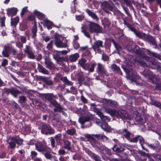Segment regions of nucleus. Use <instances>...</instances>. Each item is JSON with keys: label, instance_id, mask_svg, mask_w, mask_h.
Here are the masks:
<instances>
[{"label": "nucleus", "instance_id": "4", "mask_svg": "<svg viewBox=\"0 0 161 161\" xmlns=\"http://www.w3.org/2000/svg\"><path fill=\"white\" fill-rule=\"evenodd\" d=\"M142 73L144 77L152 82H157L158 80V77L148 70H144Z\"/></svg>", "mask_w": 161, "mask_h": 161}, {"label": "nucleus", "instance_id": "28", "mask_svg": "<svg viewBox=\"0 0 161 161\" xmlns=\"http://www.w3.org/2000/svg\"><path fill=\"white\" fill-rule=\"evenodd\" d=\"M42 23L44 25L46 26L48 29H51L52 27L53 23L47 19L44 20Z\"/></svg>", "mask_w": 161, "mask_h": 161}, {"label": "nucleus", "instance_id": "31", "mask_svg": "<svg viewBox=\"0 0 161 161\" xmlns=\"http://www.w3.org/2000/svg\"><path fill=\"white\" fill-rule=\"evenodd\" d=\"M17 12V9L15 8H12L8 9L7 11V14L9 16H12L16 14Z\"/></svg>", "mask_w": 161, "mask_h": 161}, {"label": "nucleus", "instance_id": "13", "mask_svg": "<svg viewBox=\"0 0 161 161\" xmlns=\"http://www.w3.org/2000/svg\"><path fill=\"white\" fill-rule=\"evenodd\" d=\"M43 97L52 104L56 101L54 98H57V96L54 95L53 93H47L44 95Z\"/></svg>", "mask_w": 161, "mask_h": 161}, {"label": "nucleus", "instance_id": "52", "mask_svg": "<svg viewBox=\"0 0 161 161\" xmlns=\"http://www.w3.org/2000/svg\"><path fill=\"white\" fill-rule=\"evenodd\" d=\"M83 55L88 59H90L92 58L91 53L88 50L86 51L83 53Z\"/></svg>", "mask_w": 161, "mask_h": 161}, {"label": "nucleus", "instance_id": "18", "mask_svg": "<svg viewBox=\"0 0 161 161\" xmlns=\"http://www.w3.org/2000/svg\"><path fill=\"white\" fill-rule=\"evenodd\" d=\"M97 72L100 74L104 75L106 74V70L102 64L98 63L97 64Z\"/></svg>", "mask_w": 161, "mask_h": 161}, {"label": "nucleus", "instance_id": "43", "mask_svg": "<svg viewBox=\"0 0 161 161\" xmlns=\"http://www.w3.org/2000/svg\"><path fill=\"white\" fill-rule=\"evenodd\" d=\"M53 56L55 60L57 61L61 62L64 60H65L64 57H59L57 54H53Z\"/></svg>", "mask_w": 161, "mask_h": 161}, {"label": "nucleus", "instance_id": "20", "mask_svg": "<svg viewBox=\"0 0 161 161\" xmlns=\"http://www.w3.org/2000/svg\"><path fill=\"white\" fill-rule=\"evenodd\" d=\"M52 105L55 107V108L53 109V111L55 113L61 112L62 110H63L61 106L57 101L53 103Z\"/></svg>", "mask_w": 161, "mask_h": 161}, {"label": "nucleus", "instance_id": "35", "mask_svg": "<svg viewBox=\"0 0 161 161\" xmlns=\"http://www.w3.org/2000/svg\"><path fill=\"white\" fill-rule=\"evenodd\" d=\"M19 19L18 17H17L14 19H11V25L12 26L15 27L18 23L19 22Z\"/></svg>", "mask_w": 161, "mask_h": 161}, {"label": "nucleus", "instance_id": "59", "mask_svg": "<svg viewBox=\"0 0 161 161\" xmlns=\"http://www.w3.org/2000/svg\"><path fill=\"white\" fill-rule=\"evenodd\" d=\"M33 103L35 105H38L39 106H41L43 105V103L39 102L38 100L34 99L33 101Z\"/></svg>", "mask_w": 161, "mask_h": 161}, {"label": "nucleus", "instance_id": "54", "mask_svg": "<svg viewBox=\"0 0 161 161\" xmlns=\"http://www.w3.org/2000/svg\"><path fill=\"white\" fill-rule=\"evenodd\" d=\"M91 156L94 159L95 161H102L99 159V156L92 153H91Z\"/></svg>", "mask_w": 161, "mask_h": 161}, {"label": "nucleus", "instance_id": "40", "mask_svg": "<svg viewBox=\"0 0 161 161\" xmlns=\"http://www.w3.org/2000/svg\"><path fill=\"white\" fill-rule=\"evenodd\" d=\"M135 45L132 43H129L126 46V49L130 52H133L134 51Z\"/></svg>", "mask_w": 161, "mask_h": 161}, {"label": "nucleus", "instance_id": "19", "mask_svg": "<svg viewBox=\"0 0 161 161\" xmlns=\"http://www.w3.org/2000/svg\"><path fill=\"white\" fill-rule=\"evenodd\" d=\"M145 40H147L151 44L154 46L155 48L157 47V45L156 43L155 39L152 36L149 35H147V36L146 37Z\"/></svg>", "mask_w": 161, "mask_h": 161}, {"label": "nucleus", "instance_id": "55", "mask_svg": "<svg viewBox=\"0 0 161 161\" xmlns=\"http://www.w3.org/2000/svg\"><path fill=\"white\" fill-rule=\"evenodd\" d=\"M138 140H139L140 142L141 143V146L142 147V148L146 150L147 151H148L147 150L145 149L143 146V145L142 144V143L144 142V140L143 139L142 137L140 136H138Z\"/></svg>", "mask_w": 161, "mask_h": 161}, {"label": "nucleus", "instance_id": "11", "mask_svg": "<svg viewBox=\"0 0 161 161\" xmlns=\"http://www.w3.org/2000/svg\"><path fill=\"white\" fill-rule=\"evenodd\" d=\"M148 65L153 69L161 70V64L156 62L154 59H151L148 61Z\"/></svg>", "mask_w": 161, "mask_h": 161}, {"label": "nucleus", "instance_id": "30", "mask_svg": "<svg viewBox=\"0 0 161 161\" xmlns=\"http://www.w3.org/2000/svg\"><path fill=\"white\" fill-rule=\"evenodd\" d=\"M81 32H83L84 35L88 38H90V35L87 30V28L84 25H83L81 27Z\"/></svg>", "mask_w": 161, "mask_h": 161}, {"label": "nucleus", "instance_id": "46", "mask_svg": "<svg viewBox=\"0 0 161 161\" xmlns=\"http://www.w3.org/2000/svg\"><path fill=\"white\" fill-rule=\"evenodd\" d=\"M96 64L95 62H92L91 65H89V67L88 68L87 70H88L89 72H92L94 71V68L96 66Z\"/></svg>", "mask_w": 161, "mask_h": 161}, {"label": "nucleus", "instance_id": "22", "mask_svg": "<svg viewBox=\"0 0 161 161\" xmlns=\"http://www.w3.org/2000/svg\"><path fill=\"white\" fill-rule=\"evenodd\" d=\"M90 118L89 115L86 117H82L79 119V122L81 124L83 125L86 122L89 121Z\"/></svg>", "mask_w": 161, "mask_h": 161}, {"label": "nucleus", "instance_id": "10", "mask_svg": "<svg viewBox=\"0 0 161 161\" xmlns=\"http://www.w3.org/2000/svg\"><path fill=\"white\" fill-rule=\"evenodd\" d=\"M148 65L153 69L161 70V64L156 62L154 59H151L148 61Z\"/></svg>", "mask_w": 161, "mask_h": 161}, {"label": "nucleus", "instance_id": "27", "mask_svg": "<svg viewBox=\"0 0 161 161\" xmlns=\"http://www.w3.org/2000/svg\"><path fill=\"white\" fill-rule=\"evenodd\" d=\"M86 12L89 15L92 17L93 19H95L96 20H98L99 19L97 16L96 14L89 9H86Z\"/></svg>", "mask_w": 161, "mask_h": 161}, {"label": "nucleus", "instance_id": "9", "mask_svg": "<svg viewBox=\"0 0 161 161\" xmlns=\"http://www.w3.org/2000/svg\"><path fill=\"white\" fill-rule=\"evenodd\" d=\"M148 65L153 69L161 70V64L156 62L154 59H151L148 61Z\"/></svg>", "mask_w": 161, "mask_h": 161}, {"label": "nucleus", "instance_id": "53", "mask_svg": "<svg viewBox=\"0 0 161 161\" xmlns=\"http://www.w3.org/2000/svg\"><path fill=\"white\" fill-rule=\"evenodd\" d=\"M113 43L116 50L119 52L122 51V47L118 43L115 42L114 41H113Z\"/></svg>", "mask_w": 161, "mask_h": 161}, {"label": "nucleus", "instance_id": "62", "mask_svg": "<svg viewBox=\"0 0 161 161\" xmlns=\"http://www.w3.org/2000/svg\"><path fill=\"white\" fill-rule=\"evenodd\" d=\"M69 51V50H63L61 51H57L56 52L60 54H66Z\"/></svg>", "mask_w": 161, "mask_h": 161}, {"label": "nucleus", "instance_id": "61", "mask_svg": "<svg viewBox=\"0 0 161 161\" xmlns=\"http://www.w3.org/2000/svg\"><path fill=\"white\" fill-rule=\"evenodd\" d=\"M19 101L21 103H24L26 102V97L24 96H20L19 97Z\"/></svg>", "mask_w": 161, "mask_h": 161}, {"label": "nucleus", "instance_id": "48", "mask_svg": "<svg viewBox=\"0 0 161 161\" xmlns=\"http://www.w3.org/2000/svg\"><path fill=\"white\" fill-rule=\"evenodd\" d=\"M128 67H127L125 65H123L122 66V68L124 69V71L129 76H130V73H131L132 70L130 69H128Z\"/></svg>", "mask_w": 161, "mask_h": 161}, {"label": "nucleus", "instance_id": "24", "mask_svg": "<svg viewBox=\"0 0 161 161\" xmlns=\"http://www.w3.org/2000/svg\"><path fill=\"white\" fill-rule=\"evenodd\" d=\"M102 5L103 9H107L110 11L113 10L112 6L110 5L107 2H104L102 3Z\"/></svg>", "mask_w": 161, "mask_h": 161}, {"label": "nucleus", "instance_id": "64", "mask_svg": "<svg viewBox=\"0 0 161 161\" xmlns=\"http://www.w3.org/2000/svg\"><path fill=\"white\" fill-rule=\"evenodd\" d=\"M154 158L155 161H161V155L159 154L155 155Z\"/></svg>", "mask_w": 161, "mask_h": 161}, {"label": "nucleus", "instance_id": "3", "mask_svg": "<svg viewBox=\"0 0 161 161\" xmlns=\"http://www.w3.org/2000/svg\"><path fill=\"white\" fill-rule=\"evenodd\" d=\"M89 30L92 33H100L102 31V28L97 24L93 22H89L88 25Z\"/></svg>", "mask_w": 161, "mask_h": 161}, {"label": "nucleus", "instance_id": "14", "mask_svg": "<svg viewBox=\"0 0 161 161\" xmlns=\"http://www.w3.org/2000/svg\"><path fill=\"white\" fill-rule=\"evenodd\" d=\"M44 64L46 65V67L50 69H54L55 67L54 64L51 61L49 58L47 56L44 57Z\"/></svg>", "mask_w": 161, "mask_h": 161}, {"label": "nucleus", "instance_id": "45", "mask_svg": "<svg viewBox=\"0 0 161 161\" xmlns=\"http://www.w3.org/2000/svg\"><path fill=\"white\" fill-rule=\"evenodd\" d=\"M94 135H90L89 134H86L84 135L85 137L86 138L87 141H93L95 142V139L92 137Z\"/></svg>", "mask_w": 161, "mask_h": 161}, {"label": "nucleus", "instance_id": "44", "mask_svg": "<svg viewBox=\"0 0 161 161\" xmlns=\"http://www.w3.org/2000/svg\"><path fill=\"white\" fill-rule=\"evenodd\" d=\"M66 132L69 135L73 136L76 134V130L74 128H72L68 129Z\"/></svg>", "mask_w": 161, "mask_h": 161}, {"label": "nucleus", "instance_id": "21", "mask_svg": "<svg viewBox=\"0 0 161 161\" xmlns=\"http://www.w3.org/2000/svg\"><path fill=\"white\" fill-rule=\"evenodd\" d=\"M37 69L39 72L42 73L44 74L48 75L49 72L44 68L42 65L39 64H38Z\"/></svg>", "mask_w": 161, "mask_h": 161}, {"label": "nucleus", "instance_id": "60", "mask_svg": "<svg viewBox=\"0 0 161 161\" xmlns=\"http://www.w3.org/2000/svg\"><path fill=\"white\" fill-rule=\"evenodd\" d=\"M5 18L4 17L1 18L0 19V22L1 23V27L5 26Z\"/></svg>", "mask_w": 161, "mask_h": 161}, {"label": "nucleus", "instance_id": "8", "mask_svg": "<svg viewBox=\"0 0 161 161\" xmlns=\"http://www.w3.org/2000/svg\"><path fill=\"white\" fill-rule=\"evenodd\" d=\"M116 117L124 119H129L130 118L126 112L122 109L117 110Z\"/></svg>", "mask_w": 161, "mask_h": 161}, {"label": "nucleus", "instance_id": "26", "mask_svg": "<svg viewBox=\"0 0 161 161\" xmlns=\"http://www.w3.org/2000/svg\"><path fill=\"white\" fill-rule=\"evenodd\" d=\"M79 57V54L77 53H76L70 55L69 58V59L70 62H74L77 60Z\"/></svg>", "mask_w": 161, "mask_h": 161}, {"label": "nucleus", "instance_id": "47", "mask_svg": "<svg viewBox=\"0 0 161 161\" xmlns=\"http://www.w3.org/2000/svg\"><path fill=\"white\" fill-rule=\"evenodd\" d=\"M122 133L126 138L128 139H130V136L131 135V133L127 130L124 129L122 131Z\"/></svg>", "mask_w": 161, "mask_h": 161}, {"label": "nucleus", "instance_id": "32", "mask_svg": "<svg viewBox=\"0 0 161 161\" xmlns=\"http://www.w3.org/2000/svg\"><path fill=\"white\" fill-rule=\"evenodd\" d=\"M64 147L65 149L70 150L71 148V142L67 140H64Z\"/></svg>", "mask_w": 161, "mask_h": 161}, {"label": "nucleus", "instance_id": "29", "mask_svg": "<svg viewBox=\"0 0 161 161\" xmlns=\"http://www.w3.org/2000/svg\"><path fill=\"white\" fill-rule=\"evenodd\" d=\"M93 136L98 139L102 140L104 142H106L108 140V138L102 134L94 135Z\"/></svg>", "mask_w": 161, "mask_h": 161}, {"label": "nucleus", "instance_id": "33", "mask_svg": "<svg viewBox=\"0 0 161 161\" xmlns=\"http://www.w3.org/2000/svg\"><path fill=\"white\" fill-rule=\"evenodd\" d=\"M135 34L137 37H138L140 38L144 39H145L146 37L147 36V35L140 31H137L136 32Z\"/></svg>", "mask_w": 161, "mask_h": 161}, {"label": "nucleus", "instance_id": "5", "mask_svg": "<svg viewBox=\"0 0 161 161\" xmlns=\"http://www.w3.org/2000/svg\"><path fill=\"white\" fill-rule=\"evenodd\" d=\"M35 145L36 149L39 152H44V151H47L48 147L46 145L44 141L43 142H38L35 143Z\"/></svg>", "mask_w": 161, "mask_h": 161}, {"label": "nucleus", "instance_id": "63", "mask_svg": "<svg viewBox=\"0 0 161 161\" xmlns=\"http://www.w3.org/2000/svg\"><path fill=\"white\" fill-rule=\"evenodd\" d=\"M101 119L103 121H105L106 120H107L108 121H109L110 119L107 116L103 115L101 117Z\"/></svg>", "mask_w": 161, "mask_h": 161}, {"label": "nucleus", "instance_id": "25", "mask_svg": "<svg viewBox=\"0 0 161 161\" xmlns=\"http://www.w3.org/2000/svg\"><path fill=\"white\" fill-rule=\"evenodd\" d=\"M111 68L113 71L119 73L121 75H122L120 68L117 66L116 64H112L111 66Z\"/></svg>", "mask_w": 161, "mask_h": 161}, {"label": "nucleus", "instance_id": "42", "mask_svg": "<svg viewBox=\"0 0 161 161\" xmlns=\"http://www.w3.org/2000/svg\"><path fill=\"white\" fill-rule=\"evenodd\" d=\"M34 13L39 19H42L45 17V16L43 14L37 11H35Z\"/></svg>", "mask_w": 161, "mask_h": 161}, {"label": "nucleus", "instance_id": "51", "mask_svg": "<svg viewBox=\"0 0 161 161\" xmlns=\"http://www.w3.org/2000/svg\"><path fill=\"white\" fill-rule=\"evenodd\" d=\"M14 138H12L11 139V141L9 142L8 144H9V147L10 148H14L16 146V142L14 140Z\"/></svg>", "mask_w": 161, "mask_h": 161}, {"label": "nucleus", "instance_id": "23", "mask_svg": "<svg viewBox=\"0 0 161 161\" xmlns=\"http://www.w3.org/2000/svg\"><path fill=\"white\" fill-rule=\"evenodd\" d=\"M113 149L116 152L120 153L123 151L125 149L123 147L119 145H116L114 146L113 148Z\"/></svg>", "mask_w": 161, "mask_h": 161}, {"label": "nucleus", "instance_id": "16", "mask_svg": "<svg viewBox=\"0 0 161 161\" xmlns=\"http://www.w3.org/2000/svg\"><path fill=\"white\" fill-rule=\"evenodd\" d=\"M103 102L112 107H116L118 105V103L117 102L110 99H104Z\"/></svg>", "mask_w": 161, "mask_h": 161}, {"label": "nucleus", "instance_id": "2", "mask_svg": "<svg viewBox=\"0 0 161 161\" xmlns=\"http://www.w3.org/2000/svg\"><path fill=\"white\" fill-rule=\"evenodd\" d=\"M41 132L42 134L45 135H51L55 133V130L49 125L43 123L41 125Z\"/></svg>", "mask_w": 161, "mask_h": 161}, {"label": "nucleus", "instance_id": "57", "mask_svg": "<svg viewBox=\"0 0 161 161\" xmlns=\"http://www.w3.org/2000/svg\"><path fill=\"white\" fill-rule=\"evenodd\" d=\"M16 58L19 60H21L24 57V54L22 52L17 54Z\"/></svg>", "mask_w": 161, "mask_h": 161}, {"label": "nucleus", "instance_id": "56", "mask_svg": "<svg viewBox=\"0 0 161 161\" xmlns=\"http://www.w3.org/2000/svg\"><path fill=\"white\" fill-rule=\"evenodd\" d=\"M62 135L61 134H58L56 135L54 138L57 142H59L62 139Z\"/></svg>", "mask_w": 161, "mask_h": 161}, {"label": "nucleus", "instance_id": "39", "mask_svg": "<svg viewBox=\"0 0 161 161\" xmlns=\"http://www.w3.org/2000/svg\"><path fill=\"white\" fill-rule=\"evenodd\" d=\"M37 31V27L36 24L35 23L33 26V28L32 30V37L34 38L36 36V32Z\"/></svg>", "mask_w": 161, "mask_h": 161}, {"label": "nucleus", "instance_id": "41", "mask_svg": "<svg viewBox=\"0 0 161 161\" xmlns=\"http://www.w3.org/2000/svg\"><path fill=\"white\" fill-rule=\"evenodd\" d=\"M49 151L50 149L48 147L47 148V151H44V155L46 158L47 159H51L52 158V155L50 154Z\"/></svg>", "mask_w": 161, "mask_h": 161}, {"label": "nucleus", "instance_id": "37", "mask_svg": "<svg viewBox=\"0 0 161 161\" xmlns=\"http://www.w3.org/2000/svg\"><path fill=\"white\" fill-rule=\"evenodd\" d=\"M147 52L148 55H152L153 56L161 60V56L159 54L154 52H150L149 50H147Z\"/></svg>", "mask_w": 161, "mask_h": 161}, {"label": "nucleus", "instance_id": "34", "mask_svg": "<svg viewBox=\"0 0 161 161\" xmlns=\"http://www.w3.org/2000/svg\"><path fill=\"white\" fill-rule=\"evenodd\" d=\"M105 111L110 115L111 116H116L117 110L115 109H113L112 108L106 109Z\"/></svg>", "mask_w": 161, "mask_h": 161}, {"label": "nucleus", "instance_id": "17", "mask_svg": "<svg viewBox=\"0 0 161 161\" xmlns=\"http://www.w3.org/2000/svg\"><path fill=\"white\" fill-rule=\"evenodd\" d=\"M11 48L8 46L4 47V49L2 51V54L3 57L8 58L10 54Z\"/></svg>", "mask_w": 161, "mask_h": 161}, {"label": "nucleus", "instance_id": "1", "mask_svg": "<svg viewBox=\"0 0 161 161\" xmlns=\"http://www.w3.org/2000/svg\"><path fill=\"white\" fill-rule=\"evenodd\" d=\"M55 44L58 48H65L68 46V41L65 39H60V37L56 35L54 36Z\"/></svg>", "mask_w": 161, "mask_h": 161}, {"label": "nucleus", "instance_id": "7", "mask_svg": "<svg viewBox=\"0 0 161 161\" xmlns=\"http://www.w3.org/2000/svg\"><path fill=\"white\" fill-rule=\"evenodd\" d=\"M103 42L101 40L96 41L92 46V48L96 53H101V48L103 47Z\"/></svg>", "mask_w": 161, "mask_h": 161}, {"label": "nucleus", "instance_id": "58", "mask_svg": "<svg viewBox=\"0 0 161 161\" xmlns=\"http://www.w3.org/2000/svg\"><path fill=\"white\" fill-rule=\"evenodd\" d=\"M27 54L29 58L32 59L35 58V56L32 51L28 53Z\"/></svg>", "mask_w": 161, "mask_h": 161}, {"label": "nucleus", "instance_id": "15", "mask_svg": "<svg viewBox=\"0 0 161 161\" xmlns=\"http://www.w3.org/2000/svg\"><path fill=\"white\" fill-rule=\"evenodd\" d=\"M87 60L85 58H81L79 60L78 64L84 69L87 70L89 67V64L86 63Z\"/></svg>", "mask_w": 161, "mask_h": 161}, {"label": "nucleus", "instance_id": "36", "mask_svg": "<svg viewBox=\"0 0 161 161\" xmlns=\"http://www.w3.org/2000/svg\"><path fill=\"white\" fill-rule=\"evenodd\" d=\"M150 103L151 105L155 106L156 107L161 109V103L155 100H151L150 102Z\"/></svg>", "mask_w": 161, "mask_h": 161}, {"label": "nucleus", "instance_id": "38", "mask_svg": "<svg viewBox=\"0 0 161 161\" xmlns=\"http://www.w3.org/2000/svg\"><path fill=\"white\" fill-rule=\"evenodd\" d=\"M148 146L151 148L155 149L159 146L158 142L157 141H155L154 143L152 144H148Z\"/></svg>", "mask_w": 161, "mask_h": 161}, {"label": "nucleus", "instance_id": "49", "mask_svg": "<svg viewBox=\"0 0 161 161\" xmlns=\"http://www.w3.org/2000/svg\"><path fill=\"white\" fill-rule=\"evenodd\" d=\"M32 47L30 44L26 45L25 46V48L24 50V51L25 53L27 54L28 53L32 51Z\"/></svg>", "mask_w": 161, "mask_h": 161}, {"label": "nucleus", "instance_id": "50", "mask_svg": "<svg viewBox=\"0 0 161 161\" xmlns=\"http://www.w3.org/2000/svg\"><path fill=\"white\" fill-rule=\"evenodd\" d=\"M101 127L103 130L106 131H108L110 130V128L106 123H103L101 125Z\"/></svg>", "mask_w": 161, "mask_h": 161}, {"label": "nucleus", "instance_id": "12", "mask_svg": "<svg viewBox=\"0 0 161 161\" xmlns=\"http://www.w3.org/2000/svg\"><path fill=\"white\" fill-rule=\"evenodd\" d=\"M4 92L8 94L11 93L15 97H16L17 94L20 93L18 90H17L14 87H11L10 88H5L4 89Z\"/></svg>", "mask_w": 161, "mask_h": 161}, {"label": "nucleus", "instance_id": "6", "mask_svg": "<svg viewBox=\"0 0 161 161\" xmlns=\"http://www.w3.org/2000/svg\"><path fill=\"white\" fill-rule=\"evenodd\" d=\"M149 57L146 55H141L137 59V61L139 65L144 67H147V64L145 61L144 60L148 63V61L149 60Z\"/></svg>", "mask_w": 161, "mask_h": 161}]
</instances>
